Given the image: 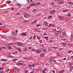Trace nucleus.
<instances>
[{
    "label": "nucleus",
    "instance_id": "11",
    "mask_svg": "<svg viewBox=\"0 0 73 73\" xmlns=\"http://www.w3.org/2000/svg\"><path fill=\"white\" fill-rule=\"evenodd\" d=\"M44 24L45 25V26H48V23L47 22L45 21L44 22Z\"/></svg>",
    "mask_w": 73,
    "mask_h": 73
},
{
    "label": "nucleus",
    "instance_id": "18",
    "mask_svg": "<svg viewBox=\"0 0 73 73\" xmlns=\"http://www.w3.org/2000/svg\"><path fill=\"white\" fill-rule=\"evenodd\" d=\"M8 48L9 49H12V47L10 46H8Z\"/></svg>",
    "mask_w": 73,
    "mask_h": 73
},
{
    "label": "nucleus",
    "instance_id": "17",
    "mask_svg": "<svg viewBox=\"0 0 73 73\" xmlns=\"http://www.w3.org/2000/svg\"><path fill=\"white\" fill-rule=\"evenodd\" d=\"M62 11L63 12H67L68 11V10H66V9H65L64 10H63Z\"/></svg>",
    "mask_w": 73,
    "mask_h": 73
},
{
    "label": "nucleus",
    "instance_id": "41",
    "mask_svg": "<svg viewBox=\"0 0 73 73\" xmlns=\"http://www.w3.org/2000/svg\"><path fill=\"white\" fill-rule=\"evenodd\" d=\"M29 9H30V7H27V9H28V10H29Z\"/></svg>",
    "mask_w": 73,
    "mask_h": 73
},
{
    "label": "nucleus",
    "instance_id": "54",
    "mask_svg": "<svg viewBox=\"0 0 73 73\" xmlns=\"http://www.w3.org/2000/svg\"><path fill=\"white\" fill-rule=\"evenodd\" d=\"M71 52H72V51H68V53H71Z\"/></svg>",
    "mask_w": 73,
    "mask_h": 73
},
{
    "label": "nucleus",
    "instance_id": "49",
    "mask_svg": "<svg viewBox=\"0 0 73 73\" xmlns=\"http://www.w3.org/2000/svg\"><path fill=\"white\" fill-rule=\"evenodd\" d=\"M56 56H59V54H58V52L56 53Z\"/></svg>",
    "mask_w": 73,
    "mask_h": 73
},
{
    "label": "nucleus",
    "instance_id": "19",
    "mask_svg": "<svg viewBox=\"0 0 73 73\" xmlns=\"http://www.w3.org/2000/svg\"><path fill=\"white\" fill-rule=\"evenodd\" d=\"M27 13H25L24 14V17H26L27 18Z\"/></svg>",
    "mask_w": 73,
    "mask_h": 73
},
{
    "label": "nucleus",
    "instance_id": "12",
    "mask_svg": "<svg viewBox=\"0 0 73 73\" xmlns=\"http://www.w3.org/2000/svg\"><path fill=\"white\" fill-rule=\"evenodd\" d=\"M23 50L24 51V52H26V51H27V47L25 48Z\"/></svg>",
    "mask_w": 73,
    "mask_h": 73
},
{
    "label": "nucleus",
    "instance_id": "16",
    "mask_svg": "<svg viewBox=\"0 0 73 73\" xmlns=\"http://www.w3.org/2000/svg\"><path fill=\"white\" fill-rule=\"evenodd\" d=\"M41 50H38L37 51V53H40L41 52Z\"/></svg>",
    "mask_w": 73,
    "mask_h": 73
},
{
    "label": "nucleus",
    "instance_id": "40",
    "mask_svg": "<svg viewBox=\"0 0 73 73\" xmlns=\"http://www.w3.org/2000/svg\"><path fill=\"white\" fill-rule=\"evenodd\" d=\"M40 26H41V25L40 24H38L37 25V27H40Z\"/></svg>",
    "mask_w": 73,
    "mask_h": 73
},
{
    "label": "nucleus",
    "instance_id": "3",
    "mask_svg": "<svg viewBox=\"0 0 73 73\" xmlns=\"http://www.w3.org/2000/svg\"><path fill=\"white\" fill-rule=\"evenodd\" d=\"M17 44L18 45H23V43L20 42H17Z\"/></svg>",
    "mask_w": 73,
    "mask_h": 73
},
{
    "label": "nucleus",
    "instance_id": "59",
    "mask_svg": "<svg viewBox=\"0 0 73 73\" xmlns=\"http://www.w3.org/2000/svg\"><path fill=\"white\" fill-rule=\"evenodd\" d=\"M49 41H50V42H52V40L50 39Z\"/></svg>",
    "mask_w": 73,
    "mask_h": 73
},
{
    "label": "nucleus",
    "instance_id": "13",
    "mask_svg": "<svg viewBox=\"0 0 73 73\" xmlns=\"http://www.w3.org/2000/svg\"><path fill=\"white\" fill-rule=\"evenodd\" d=\"M44 56V54H41L40 55V57H43Z\"/></svg>",
    "mask_w": 73,
    "mask_h": 73
},
{
    "label": "nucleus",
    "instance_id": "51",
    "mask_svg": "<svg viewBox=\"0 0 73 73\" xmlns=\"http://www.w3.org/2000/svg\"><path fill=\"white\" fill-rule=\"evenodd\" d=\"M58 61H59V62H61L62 61V60L61 59H59L58 60Z\"/></svg>",
    "mask_w": 73,
    "mask_h": 73
},
{
    "label": "nucleus",
    "instance_id": "15",
    "mask_svg": "<svg viewBox=\"0 0 73 73\" xmlns=\"http://www.w3.org/2000/svg\"><path fill=\"white\" fill-rule=\"evenodd\" d=\"M17 59L14 58V59H12V61H17Z\"/></svg>",
    "mask_w": 73,
    "mask_h": 73
},
{
    "label": "nucleus",
    "instance_id": "5",
    "mask_svg": "<svg viewBox=\"0 0 73 73\" xmlns=\"http://www.w3.org/2000/svg\"><path fill=\"white\" fill-rule=\"evenodd\" d=\"M68 4H69L70 5H73V3L71 1H69L67 2Z\"/></svg>",
    "mask_w": 73,
    "mask_h": 73
},
{
    "label": "nucleus",
    "instance_id": "64",
    "mask_svg": "<svg viewBox=\"0 0 73 73\" xmlns=\"http://www.w3.org/2000/svg\"><path fill=\"white\" fill-rule=\"evenodd\" d=\"M3 71H1L0 72V73H3Z\"/></svg>",
    "mask_w": 73,
    "mask_h": 73
},
{
    "label": "nucleus",
    "instance_id": "38",
    "mask_svg": "<svg viewBox=\"0 0 73 73\" xmlns=\"http://www.w3.org/2000/svg\"><path fill=\"white\" fill-rule=\"evenodd\" d=\"M67 16L68 17H70L71 16V15L70 14H68L67 15Z\"/></svg>",
    "mask_w": 73,
    "mask_h": 73
},
{
    "label": "nucleus",
    "instance_id": "26",
    "mask_svg": "<svg viewBox=\"0 0 73 73\" xmlns=\"http://www.w3.org/2000/svg\"><path fill=\"white\" fill-rule=\"evenodd\" d=\"M64 71H65V70H62V71H59V73H62L63 72H64Z\"/></svg>",
    "mask_w": 73,
    "mask_h": 73
},
{
    "label": "nucleus",
    "instance_id": "31",
    "mask_svg": "<svg viewBox=\"0 0 73 73\" xmlns=\"http://www.w3.org/2000/svg\"><path fill=\"white\" fill-rule=\"evenodd\" d=\"M12 3V2L11 1H8V2H7V3L8 4H9L10 3Z\"/></svg>",
    "mask_w": 73,
    "mask_h": 73
},
{
    "label": "nucleus",
    "instance_id": "9",
    "mask_svg": "<svg viewBox=\"0 0 73 73\" xmlns=\"http://www.w3.org/2000/svg\"><path fill=\"white\" fill-rule=\"evenodd\" d=\"M37 22V20H36L35 21H33V22H32L31 23V24H35Z\"/></svg>",
    "mask_w": 73,
    "mask_h": 73
},
{
    "label": "nucleus",
    "instance_id": "36",
    "mask_svg": "<svg viewBox=\"0 0 73 73\" xmlns=\"http://www.w3.org/2000/svg\"><path fill=\"white\" fill-rule=\"evenodd\" d=\"M23 58H24V59H25V60H27L28 59V58L26 57H23Z\"/></svg>",
    "mask_w": 73,
    "mask_h": 73
},
{
    "label": "nucleus",
    "instance_id": "7",
    "mask_svg": "<svg viewBox=\"0 0 73 73\" xmlns=\"http://www.w3.org/2000/svg\"><path fill=\"white\" fill-rule=\"evenodd\" d=\"M11 34L13 36H16V35H15V34H16V33L15 32H12L11 33Z\"/></svg>",
    "mask_w": 73,
    "mask_h": 73
},
{
    "label": "nucleus",
    "instance_id": "33",
    "mask_svg": "<svg viewBox=\"0 0 73 73\" xmlns=\"http://www.w3.org/2000/svg\"><path fill=\"white\" fill-rule=\"evenodd\" d=\"M52 17H53V16L52 15L50 16L49 17H48V19H51V18H52Z\"/></svg>",
    "mask_w": 73,
    "mask_h": 73
},
{
    "label": "nucleus",
    "instance_id": "21",
    "mask_svg": "<svg viewBox=\"0 0 73 73\" xmlns=\"http://www.w3.org/2000/svg\"><path fill=\"white\" fill-rule=\"evenodd\" d=\"M51 61L52 62H56V60L51 59Z\"/></svg>",
    "mask_w": 73,
    "mask_h": 73
},
{
    "label": "nucleus",
    "instance_id": "1",
    "mask_svg": "<svg viewBox=\"0 0 73 73\" xmlns=\"http://www.w3.org/2000/svg\"><path fill=\"white\" fill-rule=\"evenodd\" d=\"M56 12V11L55 10H52L51 11V12H50V15H53V14Z\"/></svg>",
    "mask_w": 73,
    "mask_h": 73
},
{
    "label": "nucleus",
    "instance_id": "52",
    "mask_svg": "<svg viewBox=\"0 0 73 73\" xmlns=\"http://www.w3.org/2000/svg\"><path fill=\"white\" fill-rule=\"evenodd\" d=\"M25 73H28V70H25Z\"/></svg>",
    "mask_w": 73,
    "mask_h": 73
},
{
    "label": "nucleus",
    "instance_id": "45",
    "mask_svg": "<svg viewBox=\"0 0 73 73\" xmlns=\"http://www.w3.org/2000/svg\"><path fill=\"white\" fill-rule=\"evenodd\" d=\"M17 49L18 50H21V49L19 48H17Z\"/></svg>",
    "mask_w": 73,
    "mask_h": 73
},
{
    "label": "nucleus",
    "instance_id": "27",
    "mask_svg": "<svg viewBox=\"0 0 73 73\" xmlns=\"http://www.w3.org/2000/svg\"><path fill=\"white\" fill-rule=\"evenodd\" d=\"M2 48L3 49H7V48L6 47H4V46L2 47Z\"/></svg>",
    "mask_w": 73,
    "mask_h": 73
},
{
    "label": "nucleus",
    "instance_id": "20",
    "mask_svg": "<svg viewBox=\"0 0 73 73\" xmlns=\"http://www.w3.org/2000/svg\"><path fill=\"white\" fill-rule=\"evenodd\" d=\"M52 49H57V47H55V46H53L52 47Z\"/></svg>",
    "mask_w": 73,
    "mask_h": 73
},
{
    "label": "nucleus",
    "instance_id": "35",
    "mask_svg": "<svg viewBox=\"0 0 73 73\" xmlns=\"http://www.w3.org/2000/svg\"><path fill=\"white\" fill-rule=\"evenodd\" d=\"M72 45H73V44H68L69 46H72Z\"/></svg>",
    "mask_w": 73,
    "mask_h": 73
},
{
    "label": "nucleus",
    "instance_id": "39",
    "mask_svg": "<svg viewBox=\"0 0 73 73\" xmlns=\"http://www.w3.org/2000/svg\"><path fill=\"white\" fill-rule=\"evenodd\" d=\"M50 4L51 5H54V3L53 2H51L50 3Z\"/></svg>",
    "mask_w": 73,
    "mask_h": 73
},
{
    "label": "nucleus",
    "instance_id": "42",
    "mask_svg": "<svg viewBox=\"0 0 73 73\" xmlns=\"http://www.w3.org/2000/svg\"><path fill=\"white\" fill-rule=\"evenodd\" d=\"M39 42H40V44H41L42 43V40H39Z\"/></svg>",
    "mask_w": 73,
    "mask_h": 73
},
{
    "label": "nucleus",
    "instance_id": "37",
    "mask_svg": "<svg viewBox=\"0 0 73 73\" xmlns=\"http://www.w3.org/2000/svg\"><path fill=\"white\" fill-rule=\"evenodd\" d=\"M37 5H41V3L40 2H38L37 3Z\"/></svg>",
    "mask_w": 73,
    "mask_h": 73
},
{
    "label": "nucleus",
    "instance_id": "63",
    "mask_svg": "<svg viewBox=\"0 0 73 73\" xmlns=\"http://www.w3.org/2000/svg\"><path fill=\"white\" fill-rule=\"evenodd\" d=\"M9 69H7L6 70L7 72H9Z\"/></svg>",
    "mask_w": 73,
    "mask_h": 73
},
{
    "label": "nucleus",
    "instance_id": "56",
    "mask_svg": "<svg viewBox=\"0 0 73 73\" xmlns=\"http://www.w3.org/2000/svg\"><path fill=\"white\" fill-rule=\"evenodd\" d=\"M66 43H63L62 44V45H64V46H65V45H66Z\"/></svg>",
    "mask_w": 73,
    "mask_h": 73
},
{
    "label": "nucleus",
    "instance_id": "53",
    "mask_svg": "<svg viewBox=\"0 0 73 73\" xmlns=\"http://www.w3.org/2000/svg\"><path fill=\"white\" fill-rule=\"evenodd\" d=\"M44 70H45V71H46V70H48V68H45Z\"/></svg>",
    "mask_w": 73,
    "mask_h": 73
},
{
    "label": "nucleus",
    "instance_id": "2",
    "mask_svg": "<svg viewBox=\"0 0 73 73\" xmlns=\"http://www.w3.org/2000/svg\"><path fill=\"white\" fill-rule=\"evenodd\" d=\"M58 17L59 19L61 20H64V18L62 16H59Z\"/></svg>",
    "mask_w": 73,
    "mask_h": 73
},
{
    "label": "nucleus",
    "instance_id": "60",
    "mask_svg": "<svg viewBox=\"0 0 73 73\" xmlns=\"http://www.w3.org/2000/svg\"><path fill=\"white\" fill-rule=\"evenodd\" d=\"M27 1L28 3H29V2H30L29 0H27Z\"/></svg>",
    "mask_w": 73,
    "mask_h": 73
},
{
    "label": "nucleus",
    "instance_id": "23",
    "mask_svg": "<svg viewBox=\"0 0 73 73\" xmlns=\"http://www.w3.org/2000/svg\"><path fill=\"white\" fill-rule=\"evenodd\" d=\"M33 40H35V39H36V35H34V36L33 37Z\"/></svg>",
    "mask_w": 73,
    "mask_h": 73
},
{
    "label": "nucleus",
    "instance_id": "14",
    "mask_svg": "<svg viewBox=\"0 0 73 73\" xmlns=\"http://www.w3.org/2000/svg\"><path fill=\"white\" fill-rule=\"evenodd\" d=\"M55 36H58L59 35V33H55Z\"/></svg>",
    "mask_w": 73,
    "mask_h": 73
},
{
    "label": "nucleus",
    "instance_id": "30",
    "mask_svg": "<svg viewBox=\"0 0 73 73\" xmlns=\"http://www.w3.org/2000/svg\"><path fill=\"white\" fill-rule=\"evenodd\" d=\"M32 67H35V64H32L31 65V69Z\"/></svg>",
    "mask_w": 73,
    "mask_h": 73
},
{
    "label": "nucleus",
    "instance_id": "34",
    "mask_svg": "<svg viewBox=\"0 0 73 73\" xmlns=\"http://www.w3.org/2000/svg\"><path fill=\"white\" fill-rule=\"evenodd\" d=\"M35 4L33 3V4H31L30 5L31 6H34V5H35Z\"/></svg>",
    "mask_w": 73,
    "mask_h": 73
},
{
    "label": "nucleus",
    "instance_id": "57",
    "mask_svg": "<svg viewBox=\"0 0 73 73\" xmlns=\"http://www.w3.org/2000/svg\"><path fill=\"white\" fill-rule=\"evenodd\" d=\"M60 4H63V2L62 1L60 3Z\"/></svg>",
    "mask_w": 73,
    "mask_h": 73
},
{
    "label": "nucleus",
    "instance_id": "44",
    "mask_svg": "<svg viewBox=\"0 0 73 73\" xmlns=\"http://www.w3.org/2000/svg\"><path fill=\"white\" fill-rule=\"evenodd\" d=\"M29 16V15L27 13V15H26V18H27V17H28Z\"/></svg>",
    "mask_w": 73,
    "mask_h": 73
},
{
    "label": "nucleus",
    "instance_id": "47",
    "mask_svg": "<svg viewBox=\"0 0 73 73\" xmlns=\"http://www.w3.org/2000/svg\"><path fill=\"white\" fill-rule=\"evenodd\" d=\"M15 54H17V53H18V52L17 51H15Z\"/></svg>",
    "mask_w": 73,
    "mask_h": 73
},
{
    "label": "nucleus",
    "instance_id": "25",
    "mask_svg": "<svg viewBox=\"0 0 73 73\" xmlns=\"http://www.w3.org/2000/svg\"><path fill=\"white\" fill-rule=\"evenodd\" d=\"M28 21L26 20L23 21V23H28Z\"/></svg>",
    "mask_w": 73,
    "mask_h": 73
},
{
    "label": "nucleus",
    "instance_id": "22",
    "mask_svg": "<svg viewBox=\"0 0 73 73\" xmlns=\"http://www.w3.org/2000/svg\"><path fill=\"white\" fill-rule=\"evenodd\" d=\"M37 11V9H34L33 11L32 12H35L36 11Z\"/></svg>",
    "mask_w": 73,
    "mask_h": 73
},
{
    "label": "nucleus",
    "instance_id": "29",
    "mask_svg": "<svg viewBox=\"0 0 73 73\" xmlns=\"http://www.w3.org/2000/svg\"><path fill=\"white\" fill-rule=\"evenodd\" d=\"M28 66L29 68H30V69H31V64H29Z\"/></svg>",
    "mask_w": 73,
    "mask_h": 73
},
{
    "label": "nucleus",
    "instance_id": "24",
    "mask_svg": "<svg viewBox=\"0 0 73 73\" xmlns=\"http://www.w3.org/2000/svg\"><path fill=\"white\" fill-rule=\"evenodd\" d=\"M18 65H21L23 64V63H18Z\"/></svg>",
    "mask_w": 73,
    "mask_h": 73
},
{
    "label": "nucleus",
    "instance_id": "62",
    "mask_svg": "<svg viewBox=\"0 0 73 73\" xmlns=\"http://www.w3.org/2000/svg\"><path fill=\"white\" fill-rule=\"evenodd\" d=\"M63 60H66V58H64L63 59Z\"/></svg>",
    "mask_w": 73,
    "mask_h": 73
},
{
    "label": "nucleus",
    "instance_id": "58",
    "mask_svg": "<svg viewBox=\"0 0 73 73\" xmlns=\"http://www.w3.org/2000/svg\"><path fill=\"white\" fill-rule=\"evenodd\" d=\"M69 65H73V64L72 63H70Z\"/></svg>",
    "mask_w": 73,
    "mask_h": 73
},
{
    "label": "nucleus",
    "instance_id": "28",
    "mask_svg": "<svg viewBox=\"0 0 73 73\" xmlns=\"http://www.w3.org/2000/svg\"><path fill=\"white\" fill-rule=\"evenodd\" d=\"M46 50L45 49H44L42 50V52H46Z\"/></svg>",
    "mask_w": 73,
    "mask_h": 73
},
{
    "label": "nucleus",
    "instance_id": "6",
    "mask_svg": "<svg viewBox=\"0 0 73 73\" xmlns=\"http://www.w3.org/2000/svg\"><path fill=\"white\" fill-rule=\"evenodd\" d=\"M70 71H72V70L73 69V66H70Z\"/></svg>",
    "mask_w": 73,
    "mask_h": 73
},
{
    "label": "nucleus",
    "instance_id": "10",
    "mask_svg": "<svg viewBox=\"0 0 73 73\" xmlns=\"http://www.w3.org/2000/svg\"><path fill=\"white\" fill-rule=\"evenodd\" d=\"M62 36L63 37H65V32H63L62 33Z\"/></svg>",
    "mask_w": 73,
    "mask_h": 73
},
{
    "label": "nucleus",
    "instance_id": "50",
    "mask_svg": "<svg viewBox=\"0 0 73 73\" xmlns=\"http://www.w3.org/2000/svg\"><path fill=\"white\" fill-rule=\"evenodd\" d=\"M42 73H46V72H45L44 70H42Z\"/></svg>",
    "mask_w": 73,
    "mask_h": 73
},
{
    "label": "nucleus",
    "instance_id": "32",
    "mask_svg": "<svg viewBox=\"0 0 73 73\" xmlns=\"http://www.w3.org/2000/svg\"><path fill=\"white\" fill-rule=\"evenodd\" d=\"M45 38L46 39V40H48V37L45 36Z\"/></svg>",
    "mask_w": 73,
    "mask_h": 73
},
{
    "label": "nucleus",
    "instance_id": "55",
    "mask_svg": "<svg viewBox=\"0 0 73 73\" xmlns=\"http://www.w3.org/2000/svg\"><path fill=\"white\" fill-rule=\"evenodd\" d=\"M5 63H2V65H3V66H5Z\"/></svg>",
    "mask_w": 73,
    "mask_h": 73
},
{
    "label": "nucleus",
    "instance_id": "43",
    "mask_svg": "<svg viewBox=\"0 0 73 73\" xmlns=\"http://www.w3.org/2000/svg\"><path fill=\"white\" fill-rule=\"evenodd\" d=\"M17 70V69H16V68H15L14 69V72H16Z\"/></svg>",
    "mask_w": 73,
    "mask_h": 73
},
{
    "label": "nucleus",
    "instance_id": "8",
    "mask_svg": "<svg viewBox=\"0 0 73 73\" xmlns=\"http://www.w3.org/2000/svg\"><path fill=\"white\" fill-rule=\"evenodd\" d=\"M21 35H22L23 36H27V34H25L24 33H23L21 34Z\"/></svg>",
    "mask_w": 73,
    "mask_h": 73
},
{
    "label": "nucleus",
    "instance_id": "61",
    "mask_svg": "<svg viewBox=\"0 0 73 73\" xmlns=\"http://www.w3.org/2000/svg\"><path fill=\"white\" fill-rule=\"evenodd\" d=\"M44 36H46V35H47V34L45 33H44Z\"/></svg>",
    "mask_w": 73,
    "mask_h": 73
},
{
    "label": "nucleus",
    "instance_id": "48",
    "mask_svg": "<svg viewBox=\"0 0 73 73\" xmlns=\"http://www.w3.org/2000/svg\"><path fill=\"white\" fill-rule=\"evenodd\" d=\"M37 39H38V40H40V37L39 36L37 37Z\"/></svg>",
    "mask_w": 73,
    "mask_h": 73
},
{
    "label": "nucleus",
    "instance_id": "46",
    "mask_svg": "<svg viewBox=\"0 0 73 73\" xmlns=\"http://www.w3.org/2000/svg\"><path fill=\"white\" fill-rule=\"evenodd\" d=\"M2 39H5V38L4 37V36H2Z\"/></svg>",
    "mask_w": 73,
    "mask_h": 73
},
{
    "label": "nucleus",
    "instance_id": "4",
    "mask_svg": "<svg viewBox=\"0 0 73 73\" xmlns=\"http://www.w3.org/2000/svg\"><path fill=\"white\" fill-rule=\"evenodd\" d=\"M72 36L73 35L72 34H71V35L70 39V41H71V42H72V41L73 40Z\"/></svg>",
    "mask_w": 73,
    "mask_h": 73
}]
</instances>
